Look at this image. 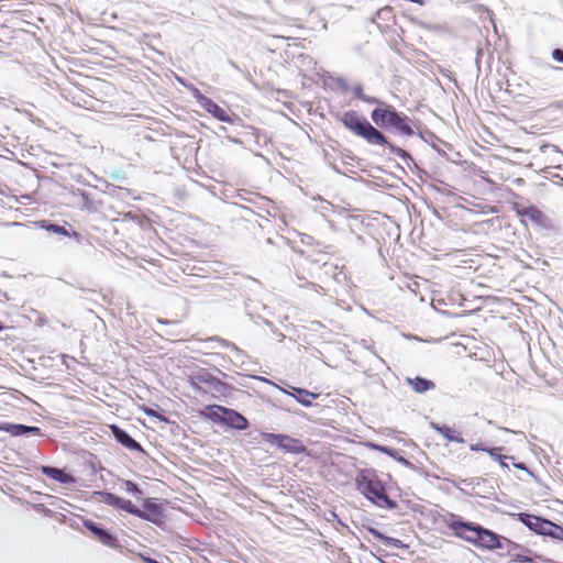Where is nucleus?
I'll list each match as a JSON object with an SVG mask.
<instances>
[{"mask_svg":"<svg viewBox=\"0 0 563 563\" xmlns=\"http://www.w3.org/2000/svg\"><path fill=\"white\" fill-rule=\"evenodd\" d=\"M448 527L455 537L465 540L478 549L489 551L501 549L504 547L503 541L509 543L512 549L520 548L517 543L473 522L452 520L448 523Z\"/></svg>","mask_w":563,"mask_h":563,"instance_id":"f257e3e1","label":"nucleus"},{"mask_svg":"<svg viewBox=\"0 0 563 563\" xmlns=\"http://www.w3.org/2000/svg\"><path fill=\"white\" fill-rule=\"evenodd\" d=\"M355 482L357 490L373 504L382 508L396 507V503L388 497L383 482L374 472L361 471Z\"/></svg>","mask_w":563,"mask_h":563,"instance_id":"f03ea898","label":"nucleus"},{"mask_svg":"<svg viewBox=\"0 0 563 563\" xmlns=\"http://www.w3.org/2000/svg\"><path fill=\"white\" fill-rule=\"evenodd\" d=\"M376 103L378 107L375 108L371 114L372 120L376 125L382 129H395L406 135L412 134V129L408 123V118L406 115L397 112L390 104L379 100Z\"/></svg>","mask_w":563,"mask_h":563,"instance_id":"7ed1b4c3","label":"nucleus"},{"mask_svg":"<svg viewBox=\"0 0 563 563\" xmlns=\"http://www.w3.org/2000/svg\"><path fill=\"white\" fill-rule=\"evenodd\" d=\"M340 121L346 129L357 136L365 139L371 144L385 145L387 143L385 135L366 119L361 118L356 111L344 112Z\"/></svg>","mask_w":563,"mask_h":563,"instance_id":"20e7f679","label":"nucleus"},{"mask_svg":"<svg viewBox=\"0 0 563 563\" xmlns=\"http://www.w3.org/2000/svg\"><path fill=\"white\" fill-rule=\"evenodd\" d=\"M514 210L521 219V222L525 224L526 219H528L532 224L540 228L548 229L551 227V221L548 216L536 206H523L520 203H515Z\"/></svg>","mask_w":563,"mask_h":563,"instance_id":"39448f33","label":"nucleus"},{"mask_svg":"<svg viewBox=\"0 0 563 563\" xmlns=\"http://www.w3.org/2000/svg\"><path fill=\"white\" fill-rule=\"evenodd\" d=\"M262 438L264 439L265 442L272 445H277L285 452L302 453L305 451V446L300 440L294 439L287 434H275L264 432L262 433Z\"/></svg>","mask_w":563,"mask_h":563,"instance_id":"423d86ee","label":"nucleus"},{"mask_svg":"<svg viewBox=\"0 0 563 563\" xmlns=\"http://www.w3.org/2000/svg\"><path fill=\"white\" fill-rule=\"evenodd\" d=\"M207 410L217 409L223 415L221 422L238 430H244L247 428V419L233 409L225 408L219 405L207 406Z\"/></svg>","mask_w":563,"mask_h":563,"instance_id":"0eeeda50","label":"nucleus"},{"mask_svg":"<svg viewBox=\"0 0 563 563\" xmlns=\"http://www.w3.org/2000/svg\"><path fill=\"white\" fill-rule=\"evenodd\" d=\"M519 520L540 536H543L547 528L550 527V520L530 514H519Z\"/></svg>","mask_w":563,"mask_h":563,"instance_id":"6e6552de","label":"nucleus"},{"mask_svg":"<svg viewBox=\"0 0 563 563\" xmlns=\"http://www.w3.org/2000/svg\"><path fill=\"white\" fill-rule=\"evenodd\" d=\"M103 501L108 504L109 506L122 509L131 515H139V508H136L131 500L121 498L114 494L111 493H103L102 494Z\"/></svg>","mask_w":563,"mask_h":563,"instance_id":"1a4fd4ad","label":"nucleus"},{"mask_svg":"<svg viewBox=\"0 0 563 563\" xmlns=\"http://www.w3.org/2000/svg\"><path fill=\"white\" fill-rule=\"evenodd\" d=\"M114 439L124 448L131 451H143L141 444L131 438L124 430L117 424L109 426Z\"/></svg>","mask_w":563,"mask_h":563,"instance_id":"9d476101","label":"nucleus"},{"mask_svg":"<svg viewBox=\"0 0 563 563\" xmlns=\"http://www.w3.org/2000/svg\"><path fill=\"white\" fill-rule=\"evenodd\" d=\"M202 108L218 119L221 122L232 123V118L229 115L228 111L217 104L209 98H202L201 101Z\"/></svg>","mask_w":563,"mask_h":563,"instance_id":"9b49d317","label":"nucleus"},{"mask_svg":"<svg viewBox=\"0 0 563 563\" xmlns=\"http://www.w3.org/2000/svg\"><path fill=\"white\" fill-rule=\"evenodd\" d=\"M285 393L296 398V400L305 407L312 406V400L319 397L317 393L294 386H290L289 390H285Z\"/></svg>","mask_w":563,"mask_h":563,"instance_id":"f8f14e48","label":"nucleus"},{"mask_svg":"<svg viewBox=\"0 0 563 563\" xmlns=\"http://www.w3.org/2000/svg\"><path fill=\"white\" fill-rule=\"evenodd\" d=\"M144 509H139V515H135L139 518L152 521L154 523H157L162 518V509L161 507L153 503L151 499H147L144 503Z\"/></svg>","mask_w":563,"mask_h":563,"instance_id":"ddd939ff","label":"nucleus"},{"mask_svg":"<svg viewBox=\"0 0 563 563\" xmlns=\"http://www.w3.org/2000/svg\"><path fill=\"white\" fill-rule=\"evenodd\" d=\"M41 472L47 477L62 484L75 483V478L71 475L57 467L42 466Z\"/></svg>","mask_w":563,"mask_h":563,"instance_id":"4468645a","label":"nucleus"},{"mask_svg":"<svg viewBox=\"0 0 563 563\" xmlns=\"http://www.w3.org/2000/svg\"><path fill=\"white\" fill-rule=\"evenodd\" d=\"M431 428H433L438 433H440L443 438H445L450 442L463 443L464 439L462 438L460 432H456L452 428L446 424H439L431 422Z\"/></svg>","mask_w":563,"mask_h":563,"instance_id":"2eb2a0df","label":"nucleus"},{"mask_svg":"<svg viewBox=\"0 0 563 563\" xmlns=\"http://www.w3.org/2000/svg\"><path fill=\"white\" fill-rule=\"evenodd\" d=\"M406 380L416 393H424L435 387L432 380L419 376L415 378L408 377Z\"/></svg>","mask_w":563,"mask_h":563,"instance_id":"dca6fc26","label":"nucleus"},{"mask_svg":"<svg viewBox=\"0 0 563 563\" xmlns=\"http://www.w3.org/2000/svg\"><path fill=\"white\" fill-rule=\"evenodd\" d=\"M0 429L8 431L15 437L23 435L26 433H38L40 431L37 427H26L23 424H7L5 427H1Z\"/></svg>","mask_w":563,"mask_h":563,"instance_id":"f3484780","label":"nucleus"},{"mask_svg":"<svg viewBox=\"0 0 563 563\" xmlns=\"http://www.w3.org/2000/svg\"><path fill=\"white\" fill-rule=\"evenodd\" d=\"M543 536L563 542V527L550 521V527L547 528Z\"/></svg>","mask_w":563,"mask_h":563,"instance_id":"a211bd4d","label":"nucleus"},{"mask_svg":"<svg viewBox=\"0 0 563 563\" xmlns=\"http://www.w3.org/2000/svg\"><path fill=\"white\" fill-rule=\"evenodd\" d=\"M43 228L46 231L52 232V233H56V234H62V235H66V236H74L76 239H78V236H79L76 231H73L70 233L65 227H60V225L53 224V223H48L46 225H43Z\"/></svg>","mask_w":563,"mask_h":563,"instance_id":"6ab92c4d","label":"nucleus"},{"mask_svg":"<svg viewBox=\"0 0 563 563\" xmlns=\"http://www.w3.org/2000/svg\"><path fill=\"white\" fill-rule=\"evenodd\" d=\"M96 539L107 547H115L117 545V539L104 529H101L98 532V534L96 536Z\"/></svg>","mask_w":563,"mask_h":563,"instance_id":"aec40b11","label":"nucleus"},{"mask_svg":"<svg viewBox=\"0 0 563 563\" xmlns=\"http://www.w3.org/2000/svg\"><path fill=\"white\" fill-rule=\"evenodd\" d=\"M503 451H504V448L497 446V448H492V450H487V453L494 460H497L503 467H508V464L506 463V460L508 459V456L503 455L501 454Z\"/></svg>","mask_w":563,"mask_h":563,"instance_id":"412c9836","label":"nucleus"},{"mask_svg":"<svg viewBox=\"0 0 563 563\" xmlns=\"http://www.w3.org/2000/svg\"><path fill=\"white\" fill-rule=\"evenodd\" d=\"M141 410L143 413H145L147 417H152V418H156L163 422H167V419L165 418L164 415L157 412L156 410L150 408V407H146V406H143L141 407Z\"/></svg>","mask_w":563,"mask_h":563,"instance_id":"4be33fe9","label":"nucleus"},{"mask_svg":"<svg viewBox=\"0 0 563 563\" xmlns=\"http://www.w3.org/2000/svg\"><path fill=\"white\" fill-rule=\"evenodd\" d=\"M124 487L128 493L134 494V495H141L142 490L139 488V486L132 482V481H125Z\"/></svg>","mask_w":563,"mask_h":563,"instance_id":"5701e85b","label":"nucleus"},{"mask_svg":"<svg viewBox=\"0 0 563 563\" xmlns=\"http://www.w3.org/2000/svg\"><path fill=\"white\" fill-rule=\"evenodd\" d=\"M391 15V8L386 5L377 11V16L379 19H386L388 20Z\"/></svg>","mask_w":563,"mask_h":563,"instance_id":"b1692460","label":"nucleus"},{"mask_svg":"<svg viewBox=\"0 0 563 563\" xmlns=\"http://www.w3.org/2000/svg\"><path fill=\"white\" fill-rule=\"evenodd\" d=\"M84 526L96 537L98 534V532L102 529L100 527H98L95 522L92 521H85L84 522Z\"/></svg>","mask_w":563,"mask_h":563,"instance_id":"393cba45","label":"nucleus"},{"mask_svg":"<svg viewBox=\"0 0 563 563\" xmlns=\"http://www.w3.org/2000/svg\"><path fill=\"white\" fill-rule=\"evenodd\" d=\"M470 449H471L472 451H474V452H479V451H482V452H486V453H487V450H492V448H487V446H485V445H484V443H482V442H478V443H472V444L470 445Z\"/></svg>","mask_w":563,"mask_h":563,"instance_id":"a878e982","label":"nucleus"},{"mask_svg":"<svg viewBox=\"0 0 563 563\" xmlns=\"http://www.w3.org/2000/svg\"><path fill=\"white\" fill-rule=\"evenodd\" d=\"M355 93H356V96H357L360 99H362V100H364V101H366V102H368V103H376V102H378V100H377L376 98H373V97H364V96L362 95V88H357V89L355 90Z\"/></svg>","mask_w":563,"mask_h":563,"instance_id":"bb28decb","label":"nucleus"},{"mask_svg":"<svg viewBox=\"0 0 563 563\" xmlns=\"http://www.w3.org/2000/svg\"><path fill=\"white\" fill-rule=\"evenodd\" d=\"M208 417L216 421L221 422L223 415L221 413V411L213 409V410H208Z\"/></svg>","mask_w":563,"mask_h":563,"instance_id":"cd10ccee","label":"nucleus"},{"mask_svg":"<svg viewBox=\"0 0 563 563\" xmlns=\"http://www.w3.org/2000/svg\"><path fill=\"white\" fill-rule=\"evenodd\" d=\"M552 58L559 63H562L563 64V49L561 48H555L553 49L552 52Z\"/></svg>","mask_w":563,"mask_h":563,"instance_id":"c85d7f7f","label":"nucleus"},{"mask_svg":"<svg viewBox=\"0 0 563 563\" xmlns=\"http://www.w3.org/2000/svg\"><path fill=\"white\" fill-rule=\"evenodd\" d=\"M514 561L519 563H530L532 562V559L525 554H515Z\"/></svg>","mask_w":563,"mask_h":563,"instance_id":"c756f323","label":"nucleus"},{"mask_svg":"<svg viewBox=\"0 0 563 563\" xmlns=\"http://www.w3.org/2000/svg\"><path fill=\"white\" fill-rule=\"evenodd\" d=\"M7 47V44L4 41L0 38V54L3 52V49Z\"/></svg>","mask_w":563,"mask_h":563,"instance_id":"7c9ffc66","label":"nucleus"},{"mask_svg":"<svg viewBox=\"0 0 563 563\" xmlns=\"http://www.w3.org/2000/svg\"><path fill=\"white\" fill-rule=\"evenodd\" d=\"M514 465H515V467H516V468H518V470H526V466H525V464H523V463H515Z\"/></svg>","mask_w":563,"mask_h":563,"instance_id":"2f4dec72","label":"nucleus"},{"mask_svg":"<svg viewBox=\"0 0 563 563\" xmlns=\"http://www.w3.org/2000/svg\"><path fill=\"white\" fill-rule=\"evenodd\" d=\"M143 560L145 561V563H159L156 560L151 559V558H143Z\"/></svg>","mask_w":563,"mask_h":563,"instance_id":"473e14b6","label":"nucleus"},{"mask_svg":"<svg viewBox=\"0 0 563 563\" xmlns=\"http://www.w3.org/2000/svg\"><path fill=\"white\" fill-rule=\"evenodd\" d=\"M4 22H5V19H3L2 11L0 10V26H2Z\"/></svg>","mask_w":563,"mask_h":563,"instance_id":"72a5a7b5","label":"nucleus"},{"mask_svg":"<svg viewBox=\"0 0 563 563\" xmlns=\"http://www.w3.org/2000/svg\"><path fill=\"white\" fill-rule=\"evenodd\" d=\"M4 329L2 322L0 321V332Z\"/></svg>","mask_w":563,"mask_h":563,"instance_id":"f704fd0d","label":"nucleus"}]
</instances>
